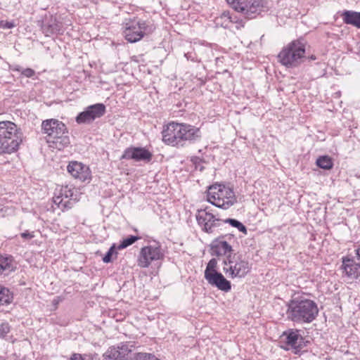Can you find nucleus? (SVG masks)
I'll list each match as a JSON object with an SVG mask.
<instances>
[{"mask_svg": "<svg viewBox=\"0 0 360 360\" xmlns=\"http://www.w3.org/2000/svg\"><path fill=\"white\" fill-rule=\"evenodd\" d=\"M162 141L172 146L183 147L201 138L200 128L186 123L172 122L162 130Z\"/></svg>", "mask_w": 360, "mask_h": 360, "instance_id": "nucleus-1", "label": "nucleus"}, {"mask_svg": "<svg viewBox=\"0 0 360 360\" xmlns=\"http://www.w3.org/2000/svg\"><path fill=\"white\" fill-rule=\"evenodd\" d=\"M318 314L316 303L304 295L293 297L287 304V317L295 323H311L316 319Z\"/></svg>", "mask_w": 360, "mask_h": 360, "instance_id": "nucleus-2", "label": "nucleus"}, {"mask_svg": "<svg viewBox=\"0 0 360 360\" xmlns=\"http://www.w3.org/2000/svg\"><path fill=\"white\" fill-rule=\"evenodd\" d=\"M305 44L300 39L293 40L283 46L278 54V61L287 68L299 67L306 59Z\"/></svg>", "mask_w": 360, "mask_h": 360, "instance_id": "nucleus-3", "label": "nucleus"}, {"mask_svg": "<svg viewBox=\"0 0 360 360\" xmlns=\"http://www.w3.org/2000/svg\"><path fill=\"white\" fill-rule=\"evenodd\" d=\"M41 131L46 134L47 142L54 143L55 148L58 150L63 149L70 143L68 129L65 124L58 120H44L41 123Z\"/></svg>", "mask_w": 360, "mask_h": 360, "instance_id": "nucleus-4", "label": "nucleus"}, {"mask_svg": "<svg viewBox=\"0 0 360 360\" xmlns=\"http://www.w3.org/2000/svg\"><path fill=\"white\" fill-rule=\"evenodd\" d=\"M207 200L217 207L227 210L237 202V198L230 186L214 184L208 188Z\"/></svg>", "mask_w": 360, "mask_h": 360, "instance_id": "nucleus-5", "label": "nucleus"}, {"mask_svg": "<svg viewBox=\"0 0 360 360\" xmlns=\"http://www.w3.org/2000/svg\"><path fill=\"white\" fill-rule=\"evenodd\" d=\"M123 29L125 39L130 43H134L152 34L155 30V26L151 21L134 18L125 22Z\"/></svg>", "mask_w": 360, "mask_h": 360, "instance_id": "nucleus-6", "label": "nucleus"}, {"mask_svg": "<svg viewBox=\"0 0 360 360\" xmlns=\"http://www.w3.org/2000/svg\"><path fill=\"white\" fill-rule=\"evenodd\" d=\"M22 142L17 126L11 122H0V155L15 151Z\"/></svg>", "mask_w": 360, "mask_h": 360, "instance_id": "nucleus-7", "label": "nucleus"}, {"mask_svg": "<svg viewBox=\"0 0 360 360\" xmlns=\"http://www.w3.org/2000/svg\"><path fill=\"white\" fill-rule=\"evenodd\" d=\"M223 264L224 272L232 278H244L252 269V264L241 254L228 255Z\"/></svg>", "mask_w": 360, "mask_h": 360, "instance_id": "nucleus-8", "label": "nucleus"}, {"mask_svg": "<svg viewBox=\"0 0 360 360\" xmlns=\"http://www.w3.org/2000/svg\"><path fill=\"white\" fill-rule=\"evenodd\" d=\"M233 8L247 19L260 15L265 7V0H226Z\"/></svg>", "mask_w": 360, "mask_h": 360, "instance_id": "nucleus-9", "label": "nucleus"}, {"mask_svg": "<svg viewBox=\"0 0 360 360\" xmlns=\"http://www.w3.org/2000/svg\"><path fill=\"white\" fill-rule=\"evenodd\" d=\"M195 217L201 230L209 234L214 233L224 221L217 217L207 207L198 210Z\"/></svg>", "mask_w": 360, "mask_h": 360, "instance_id": "nucleus-10", "label": "nucleus"}, {"mask_svg": "<svg viewBox=\"0 0 360 360\" xmlns=\"http://www.w3.org/2000/svg\"><path fill=\"white\" fill-rule=\"evenodd\" d=\"M163 257L164 254L160 245H149L141 249L137 264L141 268H147L153 262L162 259Z\"/></svg>", "mask_w": 360, "mask_h": 360, "instance_id": "nucleus-11", "label": "nucleus"}, {"mask_svg": "<svg viewBox=\"0 0 360 360\" xmlns=\"http://www.w3.org/2000/svg\"><path fill=\"white\" fill-rule=\"evenodd\" d=\"M105 112V106L103 103H96L88 106L76 117L78 124H89L94 120L101 117Z\"/></svg>", "mask_w": 360, "mask_h": 360, "instance_id": "nucleus-12", "label": "nucleus"}, {"mask_svg": "<svg viewBox=\"0 0 360 360\" xmlns=\"http://www.w3.org/2000/svg\"><path fill=\"white\" fill-rule=\"evenodd\" d=\"M153 154L146 148L142 147H129L124 150L121 160H134L136 162H149Z\"/></svg>", "mask_w": 360, "mask_h": 360, "instance_id": "nucleus-13", "label": "nucleus"}, {"mask_svg": "<svg viewBox=\"0 0 360 360\" xmlns=\"http://www.w3.org/2000/svg\"><path fill=\"white\" fill-rule=\"evenodd\" d=\"M283 336L285 337V343L295 354H298L306 345L304 339L298 330L289 329L283 333Z\"/></svg>", "mask_w": 360, "mask_h": 360, "instance_id": "nucleus-14", "label": "nucleus"}, {"mask_svg": "<svg viewBox=\"0 0 360 360\" xmlns=\"http://www.w3.org/2000/svg\"><path fill=\"white\" fill-rule=\"evenodd\" d=\"M68 172L82 182L91 179V171L88 166L78 162H71L68 166Z\"/></svg>", "mask_w": 360, "mask_h": 360, "instance_id": "nucleus-15", "label": "nucleus"}, {"mask_svg": "<svg viewBox=\"0 0 360 360\" xmlns=\"http://www.w3.org/2000/svg\"><path fill=\"white\" fill-rule=\"evenodd\" d=\"M205 278L210 285L216 287L221 291L227 292L231 289V282L220 272H214L212 275L207 276V277Z\"/></svg>", "mask_w": 360, "mask_h": 360, "instance_id": "nucleus-16", "label": "nucleus"}, {"mask_svg": "<svg viewBox=\"0 0 360 360\" xmlns=\"http://www.w3.org/2000/svg\"><path fill=\"white\" fill-rule=\"evenodd\" d=\"M211 250L212 251V254L217 257H227L229 255H232L231 252L233 251L231 245L226 241L222 240V238H217L214 240L212 243Z\"/></svg>", "mask_w": 360, "mask_h": 360, "instance_id": "nucleus-17", "label": "nucleus"}, {"mask_svg": "<svg viewBox=\"0 0 360 360\" xmlns=\"http://www.w3.org/2000/svg\"><path fill=\"white\" fill-rule=\"evenodd\" d=\"M15 269V262L12 255H0V276H8Z\"/></svg>", "mask_w": 360, "mask_h": 360, "instance_id": "nucleus-18", "label": "nucleus"}, {"mask_svg": "<svg viewBox=\"0 0 360 360\" xmlns=\"http://www.w3.org/2000/svg\"><path fill=\"white\" fill-rule=\"evenodd\" d=\"M345 23L360 28V13L353 11H345L342 14Z\"/></svg>", "mask_w": 360, "mask_h": 360, "instance_id": "nucleus-19", "label": "nucleus"}, {"mask_svg": "<svg viewBox=\"0 0 360 360\" xmlns=\"http://www.w3.org/2000/svg\"><path fill=\"white\" fill-rule=\"evenodd\" d=\"M61 198V196H53V202L58 208L61 209L62 211L72 208L74 203L78 200L77 195L72 197V198H68L65 199V198Z\"/></svg>", "mask_w": 360, "mask_h": 360, "instance_id": "nucleus-20", "label": "nucleus"}, {"mask_svg": "<svg viewBox=\"0 0 360 360\" xmlns=\"http://www.w3.org/2000/svg\"><path fill=\"white\" fill-rule=\"evenodd\" d=\"M342 266L348 277L356 276L360 267L353 259L349 258H343Z\"/></svg>", "mask_w": 360, "mask_h": 360, "instance_id": "nucleus-21", "label": "nucleus"}, {"mask_svg": "<svg viewBox=\"0 0 360 360\" xmlns=\"http://www.w3.org/2000/svg\"><path fill=\"white\" fill-rule=\"evenodd\" d=\"M77 195L75 194L74 189H72L68 186H62L59 188H57L54 193V196H61L60 198H65V199L68 198L75 197Z\"/></svg>", "mask_w": 360, "mask_h": 360, "instance_id": "nucleus-22", "label": "nucleus"}, {"mask_svg": "<svg viewBox=\"0 0 360 360\" xmlns=\"http://www.w3.org/2000/svg\"><path fill=\"white\" fill-rule=\"evenodd\" d=\"M316 165L323 169L329 170L333 167V159L328 155H322L319 157L316 161Z\"/></svg>", "mask_w": 360, "mask_h": 360, "instance_id": "nucleus-23", "label": "nucleus"}, {"mask_svg": "<svg viewBox=\"0 0 360 360\" xmlns=\"http://www.w3.org/2000/svg\"><path fill=\"white\" fill-rule=\"evenodd\" d=\"M103 356L104 360H122V356H120V352L117 346H112L109 347V349L104 353Z\"/></svg>", "mask_w": 360, "mask_h": 360, "instance_id": "nucleus-24", "label": "nucleus"}, {"mask_svg": "<svg viewBox=\"0 0 360 360\" xmlns=\"http://www.w3.org/2000/svg\"><path fill=\"white\" fill-rule=\"evenodd\" d=\"M13 295L8 289L0 287V305L9 304L11 302Z\"/></svg>", "mask_w": 360, "mask_h": 360, "instance_id": "nucleus-25", "label": "nucleus"}, {"mask_svg": "<svg viewBox=\"0 0 360 360\" xmlns=\"http://www.w3.org/2000/svg\"><path fill=\"white\" fill-rule=\"evenodd\" d=\"M224 223L229 224L233 227L237 228L239 231L243 233L245 235L248 233L247 228L240 221L235 219H226Z\"/></svg>", "mask_w": 360, "mask_h": 360, "instance_id": "nucleus-26", "label": "nucleus"}, {"mask_svg": "<svg viewBox=\"0 0 360 360\" xmlns=\"http://www.w3.org/2000/svg\"><path fill=\"white\" fill-rule=\"evenodd\" d=\"M139 239H141V237L134 236H129V237H127L126 238H124L120 242L119 245L117 246V250L124 249V248H127L128 246L132 245L133 243H134L136 241H137Z\"/></svg>", "mask_w": 360, "mask_h": 360, "instance_id": "nucleus-27", "label": "nucleus"}, {"mask_svg": "<svg viewBox=\"0 0 360 360\" xmlns=\"http://www.w3.org/2000/svg\"><path fill=\"white\" fill-rule=\"evenodd\" d=\"M217 261L216 259L212 258L211 259L209 262L207 263V265L206 266L205 271V278L207 277V276L212 275L214 274V272H218L217 271Z\"/></svg>", "mask_w": 360, "mask_h": 360, "instance_id": "nucleus-28", "label": "nucleus"}, {"mask_svg": "<svg viewBox=\"0 0 360 360\" xmlns=\"http://www.w3.org/2000/svg\"><path fill=\"white\" fill-rule=\"evenodd\" d=\"M130 345L128 343H121L117 345L118 349L120 352L122 360H127L128 356L131 352Z\"/></svg>", "mask_w": 360, "mask_h": 360, "instance_id": "nucleus-29", "label": "nucleus"}, {"mask_svg": "<svg viewBox=\"0 0 360 360\" xmlns=\"http://www.w3.org/2000/svg\"><path fill=\"white\" fill-rule=\"evenodd\" d=\"M134 360H159L155 355L148 353H138Z\"/></svg>", "mask_w": 360, "mask_h": 360, "instance_id": "nucleus-30", "label": "nucleus"}, {"mask_svg": "<svg viewBox=\"0 0 360 360\" xmlns=\"http://www.w3.org/2000/svg\"><path fill=\"white\" fill-rule=\"evenodd\" d=\"M115 249H117V247H116L115 244H113L110 248V249L108 250V251L107 252L105 255L103 257V262L109 263V262H110L112 261V256L115 253Z\"/></svg>", "mask_w": 360, "mask_h": 360, "instance_id": "nucleus-31", "label": "nucleus"}, {"mask_svg": "<svg viewBox=\"0 0 360 360\" xmlns=\"http://www.w3.org/2000/svg\"><path fill=\"white\" fill-rule=\"evenodd\" d=\"M15 70L20 72L22 75L28 78L32 77L35 75V71L31 68L21 69L18 68Z\"/></svg>", "mask_w": 360, "mask_h": 360, "instance_id": "nucleus-32", "label": "nucleus"}, {"mask_svg": "<svg viewBox=\"0 0 360 360\" xmlns=\"http://www.w3.org/2000/svg\"><path fill=\"white\" fill-rule=\"evenodd\" d=\"M10 331V326L8 323H2L0 325V335L5 336Z\"/></svg>", "mask_w": 360, "mask_h": 360, "instance_id": "nucleus-33", "label": "nucleus"}, {"mask_svg": "<svg viewBox=\"0 0 360 360\" xmlns=\"http://www.w3.org/2000/svg\"><path fill=\"white\" fill-rule=\"evenodd\" d=\"M15 26V25L13 22H8L4 20L0 21V27L3 29H11L14 27Z\"/></svg>", "mask_w": 360, "mask_h": 360, "instance_id": "nucleus-34", "label": "nucleus"}, {"mask_svg": "<svg viewBox=\"0 0 360 360\" xmlns=\"http://www.w3.org/2000/svg\"><path fill=\"white\" fill-rule=\"evenodd\" d=\"M20 236L24 239H32L34 237L33 233H30L27 231L22 233Z\"/></svg>", "mask_w": 360, "mask_h": 360, "instance_id": "nucleus-35", "label": "nucleus"}, {"mask_svg": "<svg viewBox=\"0 0 360 360\" xmlns=\"http://www.w3.org/2000/svg\"><path fill=\"white\" fill-rule=\"evenodd\" d=\"M70 360H84V359L80 354L75 353L71 356Z\"/></svg>", "mask_w": 360, "mask_h": 360, "instance_id": "nucleus-36", "label": "nucleus"}, {"mask_svg": "<svg viewBox=\"0 0 360 360\" xmlns=\"http://www.w3.org/2000/svg\"><path fill=\"white\" fill-rule=\"evenodd\" d=\"M221 19H222V18H224V19H225V20H226V21H228V22H231V16H229V13H224L222 14V15H221Z\"/></svg>", "mask_w": 360, "mask_h": 360, "instance_id": "nucleus-37", "label": "nucleus"}, {"mask_svg": "<svg viewBox=\"0 0 360 360\" xmlns=\"http://www.w3.org/2000/svg\"><path fill=\"white\" fill-rule=\"evenodd\" d=\"M308 58H309V60H316V56H314V55H311V56H310Z\"/></svg>", "mask_w": 360, "mask_h": 360, "instance_id": "nucleus-38", "label": "nucleus"}, {"mask_svg": "<svg viewBox=\"0 0 360 360\" xmlns=\"http://www.w3.org/2000/svg\"><path fill=\"white\" fill-rule=\"evenodd\" d=\"M356 255L360 258V247L356 250Z\"/></svg>", "mask_w": 360, "mask_h": 360, "instance_id": "nucleus-39", "label": "nucleus"}, {"mask_svg": "<svg viewBox=\"0 0 360 360\" xmlns=\"http://www.w3.org/2000/svg\"><path fill=\"white\" fill-rule=\"evenodd\" d=\"M185 56H186L187 58H188V53H186V54H185Z\"/></svg>", "mask_w": 360, "mask_h": 360, "instance_id": "nucleus-40", "label": "nucleus"}, {"mask_svg": "<svg viewBox=\"0 0 360 360\" xmlns=\"http://www.w3.org/2000/svg\"><path fill=\"white\" fill-rule=\"evenodd\" d=\"M53 302H56V303H58V300H53Z\"/></svg>", "mask_w": 360, "mask_h": 360, "instance_id": "nucleus-41", "label": "nucleus"}, {"mask_svg": "<svg viewBox=\"0 0 360 360\" xmlns=\"http://www.w3.org/2000/svg\"><path fill=\"white\" fill-rule=\"evenodd\" d=\"M53 302H56V303H58V300H53Z\"/></svg>", "mask_w": 360, "mask_h": 360, "instance_id": "nucleus-42", "label": "nucleus"}, {"mask_svg": "<svg viewBox=\"0 0 360 360\" xmlns=\"http://www.w3.org/2000/svg\"><path fill=\"white\" fill-rule=\"evenodd\" d=\"M53 302H56V303H58V300H53Z\"/></svg>", "mask_w": 360, "mask_h": 360, "instance_id": "nucleus-43", "label": "nucleus"}, {"mask_svg": "<svg viewBox=\"0 0 360 360\" xmlns=\"http://www.w3.org/2000/svg\"><path fill=\"white\" fill-rule=\"evenodd\" d=\"M0 360H4V359H2L1 357H0Z\"/></svg>", "mask_w": 360, "mask_h": 360, "instance_id": "nucleus-44", "label": "nucleus"}]
</instances>
